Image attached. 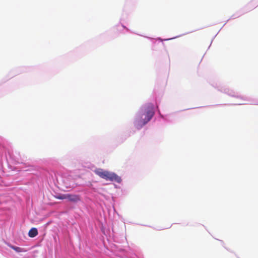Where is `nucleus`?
I'll list each match as a JSON object with an SVG mask.
<instances>
[{
  "label": "nucleus",
  "mask_w": 258,
  "mask_h": 258,
  "mask_svg": "<svg viewBox=\"0 0 258 258\" xmlns=\"http://www.w3.org/2000/svg\"><path fill=\"white\" fill-rule=\"evenodd\" d=\"M94 173L100 177L103 178L107 181H114L118 183L120 182L121 181V178L116 174L108 171L104 170L101 168L95 169L94 170Z\"/></svg>",
  "instance_id": "nucleus-2"
},
{
  "label": "nucleus",
  "mask_w": 258,
  "mask_h": 258,
  "mask_svg": "<svg viewBox=\"0 0 258 258\" xmlns=\"http://www.w3.org/2000/svg\"><path fill=\"white\" fill-rule=\"evenodd\" d=\"M38 231L36 228H32L28 232V235L30 237H34L38 235Z\"/></svg>",
  "instance_id": "nucleus-5"
},
{
  "label": "nucleus",
  "mask_w": 258,
  "mask_h": 258,
  "mask_svg": "<svg viewBox=\"0 0 258 258\" xmlns=\"http://www.w3.org/2000/svg\"><path fill=\"white\" fill-rule=\"evenodd\" d=\"M55 198L59 200L66 199V194H59L54 196Z\"/></svg>",
  "instance_id": "nucleus-6"
},
{
  "label": "nucleus",
  "mask_w": 258,
  "mask_h": 258,
  "mask_svg": "<svg viewBox=\"0 0 258 258\" xmlns=\"http://www.w3.org/2000/svg\"><path fill=\"white\" fill-rule=\"evenodd\" d=\"M11 247L17 252H20L22 251V248L19 247L12 246Z\"/></svg>",
  "instance_id": "nucleus-7"
},
{
  "label": "nucleus",
  "mask_w": 258,
  "mask_h": 258,
  "mask_svg": "<svg viewBox=\"0 0 258 258\" xmlns=\"http://www.w3.org/2000/svg\"><path fill=\"white\" fill-rule=\"evenodd\" d=\"M66 199L70 202H77L80 201V197L79 195L67 194H66Z\"/></svg>",
  "instance_id": "nucleus-4"
},
{
  "label": "nucleus",
  "mask_w": 258,
  "mask_h": 258,
  "mask_svg": "<svg viewBox=\"0 0 258 258\" xmlns=\"http://www.w3.org/2000/svg\"><path fill=\"white\" fill-rule=\"evenodd\" d=\"M154 115V105L151 103L147 104L144 107V113L137 118V125L140 127L144 125L151 120Z\"/></svg>",
  "instance_id": "nucleus-1"
},
{
  "label": "nucleus",
  "mask_w": 258,
  "mask_h": 258,
  "mask_svg": "<svg viewBox=\"0 0 258 258\" xmlns=\"http://www.w3.org/2000/svg\"><path fill=\"white\" fill-rule=\"evenodd\" d=\"M72 178L70 175H62L59 179V183L64 187L68 188L72 187Z\"/></svg>",
  "instance_id": "nucleus-3"
}]
</instances>
